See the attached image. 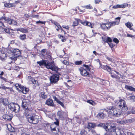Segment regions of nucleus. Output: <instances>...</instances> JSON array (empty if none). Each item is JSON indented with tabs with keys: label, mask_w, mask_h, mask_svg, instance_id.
Segmentation results:
<instances>
[{
	"label": "nucleus",
	"mask_w": 135,
	"mask_h": 135,
	"mask_svg": "<svg viewBox=\"0 0 135 135\" xmlns=\"http://www.w3.org/2000/svg\"><path fill=\"white\" fill-rule=\"evenodd\" d=\"M37 63L40 66L44 65L46 68L50 69L52 71H54L56 73H58V71H60V69L58 67L55 65L54 62L51 61L50 62L48 61L42 60L37 61Z\"/></svg>",
	"instance_id": "nucleus-1"
},
{
	"label": "nucleus",
	"mask_w": 135,
	"mask_h": 135,
	"mask_svg": "<svg viewBox=\"0 0 135 135\" xmlns=\"http://www.w3.org/2000/svg\"><path fill=\"white\" fill-rule=\"evenodd\" d=\"M98 127H103L107 132H115L116 131V126L115 124H112L109 126H106L105 124L104 123L99 124L98 125Z\"/></svg>",
	"instance_id": "nucleus-2"
},
{
	"label": "nucleus",
	"mask_w": 135,
	"mask_h": 135,
	"mask_svg": "<svg viewBox=\"0 0 135 135\" xmlns=\"http://www.w3.org/2000/svg\"><path fill=\"white\" fill-rule=\"evenodd\" d=\"M11 51L12 53L13 56L9 58V59L15 61L17 60V58L19 57L21 54L20 50L17 49L12 48L11 49Z\"/></svg>",
	"instance_id": "nucleus-3"
},
{
	"label": "nucleus",
	"mask_w": 135,
	"mask_h": 135,
	"mask_svg": "<svg viewBox=\"0 0 135 135\" xmlns=\"http://www.w3.org/2000/svg\"><path fill=\"white\" fill-rule=\"evenodd\" d=\"M60 73L58 71V73L53 74L50 78V84L53 85L57 83L59 79V75H60Z\"/></svg>",
	"instance_id": "nucleus-4"
},
{
	"label": "nucleus",
	"mask_w": 135,
	"mask_h": 135,
	"mask_svg": "<svg viewBox=\"0 0 135 135\" xmlns=\"http://www.w3.org/2000/svg\"><path fill=\"white\" fill-rule=\"evenodd\" d=\"M117 103V105L122 112L126 111L128 109V107L127 106L125 101L122 99L119 100Z\"/></svg>",
	"instance_id": "nucleus-5"
},
{
	"label": "nucleus",
	"mask_w": 135,
	"mask_h": 135,
	"mask_svg": "<svg viewBox=\"0 0 135 135\" xmlns=\"http://www.w3.org/2000/svg\"><path fill=\"white\" fill-rule=\"evenodd\" d=\"M8 107L11 110L15 113H18L20 110L19 105L14 103H11L8 105Z\"/></svg>",
	"instance_id": "nucleus-6"
},
{
	"label": "nucleus",
	"mask_w": 135,
	"mask_h": 135,
	"mask_svg": "<svg viewBox=\"0 0 135 135\" xmlns=\"http://www.w3.org/2000/svg\"><path fill=\"white\" fill-rule=\"evenodd\" d=\"M109 109L110 110V111L113 115H116L117 117H119L121 115V113L118 111L115 107L111 106L109 108Z\"/></svg>",
	"instance_id": "nucleus-7"
},
{
	"label": "nucleus",
	"mask_w": 135,
	"mask_h": 135,
	"mask_svg": "<svg viewBox=\"0 0 135 135\" xmlns=\"http://www.w3.org/2000/svg\"><path fill=\"white\" fill-rule=\"evenodd\" d=\"M1 20L4 19L10 25H17V23L15 20L11 19L9 18H7L5 17H2L1 18Z\"/></svg>",
	"instance_id": "nucleus-8"
},
{
	"label": "nucleus",
	"mask_w": 135,
	"mask_h": 135,
	"mask_svg": "<svg viewBox=\"0 0 135 135\" xmlns=\"http://www.w3.org/2000/svg\"><path fill=\"white\" fill-rule=\"evenodd\" d=\"M79 70L81 75L88 77L90 76L91 75L88 72V71L85 69L83 67H80L79 69Z\"/></svg>",
	"instance_id": "nucleus-9"
},
{
	"label": "nucleus",
	"mask_w": 135,
	"mask_h": 135,
	"mask_svg": "<svg viewBox=\"0 0 135 135\" xmlns=\"http://www.w3.org/2000/svg\"><path fill=\"white\" fill-rule=\"evenodd\" d=\"M120 18H121L120 17H118L115 18V20H116L115 21H113L110 22L108 21V22L109 26L110 27V29L111 27L114 26L116 25H118L119 24Z\"/></svg>",
	"instance_id": "nucleus-10"
},
{
	"label": "nucleus",
	"mask_w": 135,
	"mask_h": 135,
	"mask_svg": "<svg viewBox=\"0 0 135 135\" xmlns=\"http://www.w3.org/2000/svg\"><path fill=\"white\" fill-rule=\"evenodd\" d=\"M100 25L102 29L104 30H107L110 29V27L109 26L108 22L106 23H101Z\"/></svg>",
	"instance_id": "nucleus-11"
},
{
	"label": "nucleus",
	"mask_w": 135,
	"mask_h": 135,
	"mask_svg": "<svg viewBox=\"0 0 135 135\" xmlns=\"http://www.w3.org/2000/svg\"><path fill=\"white\" fill-rule=\"evenodd\" d=\"M27 79L31 82L32 83L33 85L35 87L38 85V83L37 81L35 80L33 78H32L31 76H28Z\"/></svg>",
	"instance_id": "nucleus-12"
},
{
	"label": "nucleus",
	"mask_w": 135,
	"mask_h": 135,
	"mask_svg": "<svg viewBox=\"0 0 135 135\" xmlns=\"http://www.w3.org/2000/svg\"><path fill=\"white\" fill-rule=\"evenodd\" d=\"M28 101L27 100H23L22 101L21 106L24 109H28Z\"/></svg>",
	"instance_id": "nucleus-13"
},
{
	"label": "nucleus",
	"mask_w": 135,
	"mask_h": 135,
	"mask_svg": "<svg viewBox=\"0 0 135 135\" xmlns=\"http://www.w3.org/2000/svg\"><path fill=\"white\" fill-rule=\"evenodd\" d=\"M134 121V119H125L124 120L119 121V123L120 124L130 123L133 122Z\"/></svg>",
	"instance_id": "nucleus-14"
},
{
	"label": "nucleus",
	"mask_w": 135,
	"mask_h": 135,
	"mask_svg": "<svg viewBox=\"0 0 135 135\" xmlns=\"http://www.w3.org/2000/svg\"><path fill=\"white\" fill-rule=\"evenodd\" d=\"M99 68L105 70H107L108 72H110L112 69L110 67L107 65H101L100 66Z\"/></svg>",
	"instance_id": "nucleus-15"
},
{
	"label": "nucleus",
	"mask_w": 135,
	"mask_h": 135,
	"mask_svg": "<svg viewBox=\"0 0 135 135\" xmlns=\"http://www.w3.org/2000/svg\"><path fill=\"white\" fill-rule=\"evenodd\" d=\"M46 104L50 106H54V104L53 100L51 99H48L46 100Z\"/></svg>",
	"instance_id": "nucleus-16"
},
{
	"label": "nucleus",
	"mask_w": 135,
	"mask_h": 135,
	"mask_svg": "<svg viewBox=\"0 0 135 135\" xmlns=\"http://www.w3.org/2000/svg\"><path fill=\"white\" fill-rule=\"evenodd\" d=\"M99 124H97L95 123H89L87 126V128L89 129H90L92 128H94L97 126L98 127V125Z\"/></svg>",
	"instance_id": "nucleus-17"
},
{
	"label": "nucleus",
	"mask_w": 135,
	"mask_h": 135,
	"mask_svg": "<svg viewBox=\"0 0 135 135\" xmlns=\"http://www.w3.org/2000/svg\"><path fill=\"white\" fill-rule=\"evenodd\" d=\"M29 89L24 86H22L20 88V91L22 92L24 94H26L29 91Z\"/></svg>",
	"instance_id": "nucleus-18"
},
{
	"label": "nucleus",
	"mask_w": 135,
	"mask_h": 135,
	"mask_svg": "<svg viewBox=\"0 0 135 135\" xmlns=\"http://www.w3.org/2000/svg\"><path fill=\"white\" fill-rule=\"evenodd\" d=\"M27 120L30 123L36 124L38 122V119H27Z\"/></svg>",
	"instance_id": "nucleus-19"
},
{
	"label": "nucleus",
	"mask_w": 135,
	"mask_h": 135,
	"mask_svg": "<svg viewBox=\"0 0 135 135\" xmlns=\"http://www.w3.org/2000/svg\"><path fill=\"white\" fill-rule=\"evenodd\" d=\"M0 103L5 105H7L9 103L7 99L2 98H0Z\"/></svg>",
	"instance_id": "nucleus-20"
},
{
	"label": "nucleus",
	"mask_w": 135,
	"mask_h": 135,
	"mask_svg": "<svg viewBox=\"0 0 135 135\" xmlns=\"http://www.w3.org/2000/svg\"><path fill=\"white\" fill-rule=\"evenodd\" d=\"M0 52L1 53L0 55V59L2 60H3L4 58L6 57V53L3 51L1 49H0Z\"/></svg>",
	"instance_id": "nucleus-21"
},
{
	"label": "nucleus",
	"mask_w": 135,
	"mask_h": 135,
	"mask_svg": "<svg viewBox=\"0 0 135 135\" xmlns=\"http://www.w3.org/2000/svg\"><path fill=\"white\" fill-rule=\"evenodd\" d=\"M103 110H102L97 115L98 118H102L105 117V115L104 113V112L103 111Z\"/></svg>",
	"instance_id": "nucleus-22"
},
{
	"label": "nucleus",
	"mask_w": 135,
	"mask_h": 135,
	"mask_svg": "<svg viewBox=\"0 0 135 135\" xmlns=\"http://www.w3.org/2000/svg\"><path fill=\"white\" fill-rule=\"evenodd\" d=\"M16 30L17 31H20L23 33H27L28 32V30L25 27L17 28Z\"/></svg>",
	"instance_id": "nucleus-23"
},
{
	"label": "nucleus",
	"mask_w": 135,
	"mask_h": 135,
	"mask_svg": "<svg viewBox=\"0 0 135 135\" xmlns=\"http://www.w3.org/2000/svg\"><path fill=\"white\" fill-rule=\"evenodd\" d=\"M117 135H124V133L123 131L120 129H117L115 132Z\"/></svg>",
	"instance_id": "nucleus-24"
},
{
	"label": "nucleus",
	"mask_w": 135,
	"mask_h": 135,
	"mask_svg": "<svg viewBox=\"0 0 135 135\" xmlns=\"http://www.w3.org/2000/svg\"><path fill=\"white\" fill-rule=\"evenodd\" d=\"M125 88L127 89L128 90L135 91V88H134L131 86L126 85L125 86Z\"/></svg>",
	"instance_id": "nucleus-25"
},
{
	"label": "nucleus",
	"mask_w": 135,
	"mask_h": 135,
	"mask_svg": "<svg viewBox=\"0 0 135 135\" xmlns=\"http://www.w3.org/2000/svg\"><path fill=\"white\" fill-rule=\"evenodd\" d=\"M4 5L5 7L9 8L15 7V5L12 3H4Z\"/></svg>",
	"instance_id": "nucleus-26"
},
{
	"label": "nucleus",
	"mask_w": 135,
	"mask_h": 135,
	"mask_svg": "<svg viewBox=\"0 0 135 135\" xmlns=\"http://www.w3.org/2000/svg\"><path fill=\"white\" fill-rule=\"evenodd\" d=\"M40 96V97L44 99L47 98V95L45 94V92L44 91L41 93Z\"/></svg>",
	"instance_id": "nucleus-27"
},
{
	"label": "nucleus",
	"mask_w": 135,
	"mask_h": 135,
	"mask_svg": "<svg viewBox=\"0 0 135 135\" xmlns=\"http://www.w3.org/2000/svg\"><path fill=\"white\" fill-rule=\"evenodd\" d=\"M64 113L63 112L59 111L57 113V115L59 116L60 118H64L63 117V114H64Z\"/></svg>",
	"instance_id": "nucleus-28"
},
{
	"label": "nucleus",
	"mask_w": 135,
	"mask_h": 135,
	"mask_svg": "<svg viewBox=\"0 0 135 135\" xmlns=\"http://www.w3.org/2000/svg\"><path fill=\"white\" fill-rule=\"evenodd\" d=\"M79 19H76L75 21H74L73 25H72L74 27L78 25V23H79Z\"/></svg>",
	"instance_id": "nucleus-29"
},
{
	"label": "nucleus",
	"mask_w": 135,
	"mask_h": 135,
	"mask_svg": "<svg viewBox=\"0 0 135 135\" xmlns=\"http://www.w3.org/2000/svg\"><path fill=\"white\" fill-rule=\"evenodd\" d=\"M125 25L128 28L131 27L133 26V24L131 23L128 22L127 23H126Z\"/></svg>",
	"instance_id": "nucleus-30"
},
{
	"label": "nucleus",
	"mask_w": 135,
	"mask_h": 135,
	"mask_svg": "<svg viewBox=\"0 0 135 135\" xmlns=\"http://www.w3.org/2000/svg\"><path fill=\"white\" fill-rule=\"evenodd\" d=\"M79 23H81V24H83V25L86 26L87 25L88 21H83L81 20H80V19H79Z\"/></svg>",
	"instance_id": "nucleus-31"
},
{
	"label": "nucleus",
	"mask_w": 135,
	"mask_h": 135,
	"mask_svg": "<svg viewBox=\"0 0 135 135\" xmlns=\"http://www.w3.org/2000/svg\"><path fill=\"white\" fill-rule=\"evenodd\" d=\"M128 99H130L132 102H135V96H131L128 97Z\"/></svg>",
	"instance_id": "nucleus-32"
},
{
	"label": "nucleus",
	"mask_w": 135,
	"mask_h": 135,
	"mask_svg": "<svg viewBox=\"0 0 135 135\" xmlns=\"http://www.w3.org/2000/svg\"><path fill=\"white\" fill-rule=\"evenodd\" d=\"M87 102L90 104L93 105H95V102H94L92 100H88L87 101Z\"/></svg>",
	"instance_id": "nucleus-33"
},
{
	"label": "nucleus",
	"mask_w": 135,
	"mask_h": 135,
	"mask_svg": "<svg viewBox=\"0 0 135 135\" xmlns=\"http://www.w3.org/2000/svg\"><path fill=\"white\" fill-rule=\"evenodd\" d=\"M8 130L11 132H13L14 131V129L13 127H12L11 125H10L9 127H7Z\"/></svg>",
	"instance_id": "nucleus-34"
},
{
	"label": "nucleus",
	"mask_w": 135,
	"mask_h": 135,
	"mask_svg": "<svg viewBox=\"0 0 135 135\" xmlns=\"http://www.w3.org/2000/svg\"><path fill=\"white\" fill-rule=\"evenodd\" d=\"M24 115L25 116L27 117V118H28V117H29L28 116L30 115L29 114V113H28V112H29V111L27 109H26Z\"/></svg>",
	"instance_id": "nucleus-35"
},
{
	"label": "nucleus",
	"mask_w": 135,
	"mask_h": 135,
	"mask_svg": "<svg viewBox=\"0 0 135 135\" xmlns=\"http://www.w3.org/2000/svg\"><path fill=\"white\" fill-rule=\"evenodd\" d=\"M50 21L51 22V23H54L57 27L59 25V24L58 23L56 22L54 20H52V19H51L50 20Z\"/></svg>",
	"instance_id": "nucleus-36"
},
{
	"label": "nucleus",
	"mask_w": 135,
	"mask_h": 135,
	"mask_svg": "<svg viewBox=\"0 0 135 135\" xmlns=\"http://www.w3.org/2000/svg\"><path fill=\"white\" fill-rule=\"evenodd\" d=\"M26 36L25 34L21 35L20 36V38L22 40H24L26 38Z\"/></svg>",
	"instance_id": "nucleus-37"
},
{
	"label": "nucleus",
	"mask_w": 135,
	"mask_h": 135,
	"mask_svg": "<svg viewBox=\"0 0 135 135\" xmlns=\"http://www.w3.org/2000/svg\"><path fill=\"white\" fill-rule=\"evenodd\" d=\"M3 117V118H4V117H5V118H8V117H9V118H12L13 117V115L12 114H11V115L6 114L4 115Z\"/></svg>",
	"instance_id": "nucleus-38"
},
{
	"label": "nucleus",
	"mask_w": 135,
	"mask_h": 135,
	"mask_svg": "<svg viewBox=\"0 0 135 135\" xmlns=\"http://www.w3.org/2000/svg\"><path fill=\"white\" fill-rule=\"evenodd\" d=\"M62 27L63 28L65 29L66 30H69L70 27L68 25H63L62 26Z\"/></svg>",
	"instance_id": "nucleus-39"
},
{
	"label": "nucleus",
	"mask_w": 135,
	"mask_h": 135,
	"mask_svg": "<svg viewBox=\"0 0 135 135\" xmlns=\"http://www.w3.org/2000/svg\"><path fill=\"white\" fill-rule=\"evenodd\" d=\"M84 8H86L89 9H91L93 8V7L91 6L90 4H89L86 6H83Z\"/></svg>",
	"instance_id": "nucleus-40"
},
{
	"label": "nucleus",
	"mask_w": 135,
	"mask_h": 135,
	"mask_svg": "<svg viewBox=\"0 0 135 135\" xmlns=\"http://www.w3.org/2000/svg\"><path fill=\"white\" fill-rule=\"evenodd\" d=\"M118 6L119 7V8H124L126 7L127 6H128V4H121V5H119L118 4Z\"/></svg>",
	"instance_id": "nucleus-41"
},
{
	"label": "nucleus",
	"mask_w": 135,
	"mask_h": 135,
	"mask_svg": "<svg viewBox=\"0 0 135 135\" xmlns=\"http://www.w3.org/2000/svg\"><path fill=\"white\" fill-rule=\"evenodd\" d=\"M106 42L108 44L109 42L110 43L112 41V39L109 37H107V38Z\"/></svg>",
	"instance_id": "nucleus-42"
},
{
	"label": "nucleus",
	"mask_w": 135,
	"mask_h": 135,
	"mask_svg": "<svg viewBox=\"0 0 135 135\" xmlns=\"http://www.w3.org/2000/svg\"><path fill=\"white\" fill-rule=\"evenodd\" d=\"M37 117H38V115L33 114L31 116L28 117L27 118H37Z\"/></svg>",
	"instance_id": "nucleus-43"
},
{
	"label": "nucleus",
	"mask_w": 135,
	"mask_h": 135,
	"mask_svg": "<svg viewBox=\"0 0 135 135\" xmlns=\"http://www.w3.org/2000/svg\"><path fill=\"white\" fill-rule=\"evenodd\" d=\"M105 58H106V59H107L108 60V61H110L111 62H113V60L112 58H110V57H109L107 56H105Z\"/></svg>",
	"instance_id": "nucleus-44"
},
{
	"label": "nucleus",
	"mask_w": 135,
	"mask_h": 135,
	"mask_svg": "<svg viewBox=\"0 0 135 135\" xmlns=\"http://www.w3.org/2000/svg\"><path fill=\"white\" fill-rule=\"evenodd\" d=\"M83 66L85 67L86 68V70H87L88 71H90V68H89L88 65L85 64H84Z\"/></svg>",
	"instance_id": "nucleus-45"
},
{
	"label": "nucleus",
	"mask_w": 135,
	"mask_h": 135,
	"mask_svg": "<svg viewBox=\"0 0 135 135\" xmlns=\"http://www.w3.org/2000/svg\"><path fill=\"white\" fill-rule=\"evenodd\" d=\"M62 62L63 64L66 65H69V62L68 61H66V60H64L63 61H62Z\"/></svg>",
	"instance_id": "nucleus-46"
},
{
	"label": "nucleus",
	"mask_w": 135,
	"mask_h": 135,
	"mask_svg": "<svg viewBox=\"0 0 135 135\" xmlns=\"http://www.w3.org/2000/svg\"><path fill=\"white\" fill-rule=\"evenodd\" d=\"M15 86L16 88L18 90L19 88L20 89V88L22 87L21 85L18 84H16L15 85Z\"/></svg>",
	"instance_id": "nucleus-47"
},
{
	"label": "nucleus",
	"mask_w": 135,
	"mask_h": 135,
	"mask_svg": "<svg viewBox=\"0 0 135 135\" xmlns=\"http://www.w3.org/2000/svg\"><path fill=\"white\" fill-rule=\"evenodd\" d=\"M45 21H36V24H38V23H41L42 24H45Z\"/></svg>",
	"instance_id": "nucleus-48"
},
{
	"label": "nucleus",
	"mask_w": 135,
	"mask_h": 135,
	"mask_svg": "<svg viewBox=\"0 0 135 135\" xmlns=\"http://www.w3.org/2000/svg\"><path fill=\"white\" fill-rule=\"evenodd\" d=\"M82 61H77L75 62V64L76 65H79L81 64Z\"/></svg>",
	"instance_id": "nucleus-49"
},
{
	"label": "nucleus",
	"mask_w": 135,
	"mask_h": 135,
	"mask_svg": "<svg viewBox=\"0 0 135 135\" xmlns=\"http://www.w3.org/2000/svg\"><path fill=\"white\" fill-rule=\"evenodd\" d=\"M57 103L60 104L61 106L63 107H64V105L63 103L61 101L59 100L57 102Z\"/></svg>",
	"instance_id": "nucleus-50"
},
{
	"label": "nucleus",
	"mask_w": 135,
	"mask_h": 135,
	"mask_svg": "<svg viewBox=\"0 0 135 135\" xmlns=\"http://www.w3.org/2000/svg\"><path fill=\"white\" fill-rule=\"evenodd\" d=\"M114 42L116 44H118L119 42V41L116 38H114L113 39Z\"/></svg>",
	"instance_id": "nucleus-51"
},
{
	"label": "nucleus",
	"mask_w": 135,
	"mask_h": 135,
	"mask_svg": "<svg viewBox=\"0 0 135 135\" xmlns=\"http://www.w3.org/2000/svg\"><path fill=\"white\" fill-rule=\"evenodd\" d=\"M4 31L6 32V33H9V32H10V31H10L9 29L8 28H5L4 29Z\"/></svg>",
	"instance_id": "nucleus-52"
},
{
	"label": "nucleus",
	"mask_w": 135,
	"mask_h": 135,
	"mask_svg": "<svg viewBox=\"0 0 135 135\" xmlns=\"http://www.w3.org/2000/svg\"><path fill=\"white\" fill-rule=\"evenodd\" d=\"M87 23H87V25H86V26H89L91 28H93L92 25V24L91 23L88 22Z\"/></svg>",
	"instance_id": "nucleus-53"
},
{
	"label": "nucleus",
	"mask_w": 135,
	"mask_h": 135,
	"mask_svg": "<svg viewBox=\"0 0 135 135\" xmlns=\"http://www.w3.org/2000/svg\"><path fill=\"white\" fill-rule=\"evenodd\" d=\"M85 130L83 129L81 131L80 134L81 135H83L85 134Z\"/></svg>",
	"instance_id": "nucleus-54"
},
{
	"label": "nucleus",
	"mask_w": 135,
	"mask_h": 135,
	"mask_svg": "<svg viewBox=\"0 0 135 135\" xmlns=\"http://www.w3.org/2000/svg\"><path fill=\"white\" fill-rule=\"evenodd\" d=\"M95 3V4L99 3L100 2H102V1L100 0H95L94 1Z\"/></svg>",
	"instance_id": "nucleus-55"
},
{
	"label": "nucleus",
	"mask_w": 135,
	"mask_h": 135,
	"mask_svg": "<svg viewBox=\"0 0 135 135\" xmlns=\"http://www.w3.org/2000/svg\"><path fill=\"white\" fill-rule=\"evenodd\" d=\"M57 27L59 28V29L61 31V32H62L64 30L62 28V26H61L60 24Z\"/></svg>",
	"instance_id": "nucleus-56"
},
{
	"label": "nucleus",
	"mask_w": 135,
	"mask_h": 135,
	"mask_svg": "<svg viewBox=\"0 0 135 135\" xmlns=\"http://www.w3.org/2000/svg\"><path fill=\"white\" fill-rule=\"evenodd\" d=\"M56 122H54V123L56 125L59 126V121L57 119H56Z\"/></svg>",
	"instance_id": "nucleus-57"
},
{
	"label": "nucleus",
	"mask_w": 135,
	"mask_h": 135,
	"mask_svg": "<svg viewBox=\"0 0 135 135\" xmlns=\"http://www.w3.org/2000/svg\"><path fill=\"white\" fill-rule=\"evenodd\" d=\"M6 89L9 90L11 91H13V90L12 89V88L5 86V89Z\"/></svg>",
	"instance_id": "nucleus-58"
},
{
	"label": "nucleus",
	"mask_w": 135,
	"mask_h": 135,
	"mask_svg": "<svg viewBox=\"0 0 135 135\" xmlns=\"http://www.w3.org/2000/svg\"><path fill=\"white\" fill-rule=\"evenodd\" d=\"M109 47L111 48H112L114 46V45L113 44L111 43H108Z\"/></svg>",
	"instance_id": "nucleus-59"
},
{
	"label": "nucleus",
	"mask_w": 135,
	"mask_h": 135,
	"mask_svg": "<svg viewBox=\"0 0 135 135\" xmlns=\"http://www.w3.org/2000/svg\"><path fill=\"white\" fill-rule=\"evenodd\" d=\"M53 98L57 102V103L59 100L55 96H53Z\"/></svg>",
	"instance_id": "nucleus-60"
},
{
	"label": "nucleus",
	"mask_w": 135,
	"mask_h": 135,
	"mask_svg": "<svg viewBox=\"0 0 135 135\" xmlns=\"http://www.w3.org/2000/svg\"><path fill=\"white\" fill-rule=\"evenodd\" d=\"M102 38L104 42H106L107 38L105 37H102Z\"/></svg>",
	"instance_id": "nucleus-61"
},
{
	"label": "nucleus",
	"mask_w": 135,
	"mask_h": 135,
	"mask_svg": "<svg viewBox=\"0 0 135 135\" xmlns=\"http://www.w3.org/2000/svg\"><path fill=\"white\" fill-rule=\"evenodd\" d=\"M46 51V50L45 49H42L41 51V52L42 53L44 54L45 53Z\"/></svg>",
	"instance_id": "nucleus-62"
},
{
	"label": "nucleus",
	"mask_w": 135,
	"mask_h": 135,
	"mask_svg": "<svg viewBox=\"0 0 135 135\" xmlns=\"http://www.w3.org/2000/svg\"><path fill=\"white\" fill-rule=\"evenodd\" d=\"M118 4H117L116 5H115L113 6V8L114 9L117 8H119V6H118Z\"/></svg>",
	"instance_id": "nucleus-63"
},
{
	"label": "nucleus",
	"mask_w": 135,
	"mask_h": 135,
	"mask_svg": "<svg viewBox=\"0 0 135 135\" xmlns=\"http://www.w3.org/2000/svg\"><path fill=\"white\" fill-rule=\"evenodd\" d=\"M126 135H134L131 132H127V134Z\"/></svg>",
	"instance_id": "nucleus-64"
}]
</instances>
